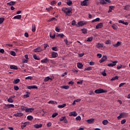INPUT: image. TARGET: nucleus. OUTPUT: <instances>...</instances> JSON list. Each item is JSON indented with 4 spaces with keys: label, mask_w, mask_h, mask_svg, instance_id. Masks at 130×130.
<instances>
[{
    "label": "nucleus",
    "mask_w": 130,
    "mask_h": 130,
    "mask_svg": "<svg viewBox=\"0 0 130 130\" xmlns=\"http://www.w3.org/2000/svg\"><path fill=\"white\" fill-rule=\"evenodd\" d=\"M72 11V8L70 7L62 8V11L66 14V16H68L69 17H71V16H72V14H73V12Z\"/></svg>",
    "instance_id": "nucleus-1"
},
{
    "label": "nucleus",
    "mask_w": 130,
    "mask_h": 130,
    "mask_svg": "<svg viewBox=\"0 0 130 130\" xmlns=\"http://www.w3.org/2000/svg\"><path fill=\"white\" fill-rule=\"evenodd\" d=\"M94 93L96 94H102V93H107V90H104L102 88L96 89L94 91Z\"/></svg>",
    "instance_id": "nucleus-2"
},
{
    "label": "nucleus",
    "mask_w": 130,
    "mask_h": 130,
    "mask_svg": "<svg viewBox=\"0 0 130 130\" xmlns=\"http://www.w3.org/2000/svg\"><path fill=\"white\" fill-rule=\"evenodd\" d=\"M127 117V113L125 112L121 113L119 116L117 117V119H120V118H125Z\"/></svg>",
    "instance_id": "nucleus-3"
},
{
    "label": "nucleus",
    "mask_w": 130,
    "mask_h": 130,
    "mask_svg": "<svg viewBox=\"0 0 130 130\" xmlns=\"http://www.w3.org/2000/svg\"><path fill=\"white\" fill-rule=\"evenodd\" d=\"M89 0H84L82 2H81L80 5L82 7H88L89 6Z\"/></svg>",
    "instance_id": "nucleus-4"
},
{
    "label": "nucleus",
    "mask_w": 130,
    "mask_h": 130,
    "mask_svg": "<svg viewBox=\"0 0 130 130\" xmlns=\"http://www.w3.org/2000/svg\"><path fill=\"white\" fill-rule=\"evenodd\" d=\"M84 25H87V22L84 21H79L76 24V27H82V26H84Z\"/></svg>",
    "instance_id": "nucleus-5"
},
{
    "label": "nucleus",
    "mask_w": 130,
    "mask_h": 130,
    "mask_svg": "<svg viewBox=\"0 0 130 130\" xmlns=\"http://www.w3.org/2000/svg\"><path fill=\"white\" fill-rule=\"evenodd\" d=\"M117 61H113L112 63H110L108 64V67H115L116 66V63H117Z\"/></svg>",
    "instance_id": "nucleus-6"
},
{
    "label": "nucleus",
    "mask_w": 130,
    "mask_h": 130,
    "mask_svg": "<svg viewBox=\"0 0 130 130\" xmlns=\"http://www.w3.org/2000/svg\"><path fill=\"white\" fill-rule=\"evenodd\" d=\"M35 109L34 108H26L25 110V112L31 113L33 112Z\"/></svg>",
    "instance_id": "nucleus-7"
},
{
    "label": "nucleus",
    "mask_w": 130,
    "mask_h": 130,
    "mask_svg": "<svg viewBox=\"0 0 130 130\" xmlns=\"http://www.w3.org/2000/svg\"><path fill=\"white\" fill-rule=\"evenodd\" d=\"M51 54L53 58H56L58 56V54L55 52H52Z\"/></svg>",
    "instance_id": "nucleus-8"
},
{
    "label": "nucleus",
    "mask_w": 130,
    "mask_h": 130,
    "mask_svg": "<svg viewBox=\"0 0 130 130\" xmlns=\"http://www.w3.org/2000/svg\"><path fill=\"white\" fill-rule=\"evenodd\" d=\"M87 123L89 124H92V123H94L95 122V119L92 118L86 120Z\"/></svg>",
    "instance_id": "nucleus-9"
},
{
    "label": "nucleus",
    "mask_w": 130,
    "mask_h": 130,
    "mask_svg": "<svg viewBox=\"0 0 130 130\" xmlns=\"http://www.w3.org/2000/svg\"><path fill=\"white\" fill-rule=\"evenodd\" d=\"M42 49L40 47H39L35 49H34L33 51L34 52H41L42 51Z\"/></svg>",
    "instance_id": "nucleus-10"
},
{
    "label": "nucleus",
    "mask_w": 130,
    "mask_h": 130,
    "mask_svg": "<svg viewBox=\"0 0 130 130\" xmlns=\"http://www.w3.org/2000/svg\"><path fill=\"white\" fill-rule=\"evenodd\" d=\"M103 27V23H98L95 26V29H101V28Z\"/></svg>",
    "instance_id": "nucleus-11"
},
{
    "label": "nucleus",
    "mask_w": 130,
    "mask_h": 130,
    "mask_svg": "<svg viewBox=\"0 0 130 130\" xmlns=\"http://www.w3.org/2000/svg\"><path fill=\"white\" fill-rule=\"evenodd\" d=\"M106 59H107V56L104 55V56L102 57V58L101 59V60H100V63H102V62L105 61V60H106Z\"/></svg>",
    "instance_id": "nucleus-12"
},
{
    "label": "nucleus",
    "mask_w": 130,
    "mask_h": 130,
    "mask_svg": "<svg viewBox=\"0 0 130 130\" xmlns=\"http://www.w3.org/2000/svg\"><path fill=\"white\" fill-rule=\"evenodd\" d=\"M24 115V114L22 113H16L14 114V116L16 117H21V116H23Z\"/></svg>",
    "instance_id": "nucleus-13"
},
{
    "label": "nucleus",
    "mask_w": 130,
    "mask_h": 130,
    "mask_svg": "<svg viewBox=\"0 0 130 130\" xmlns=\"http://www.w3.org/2000/svg\"><path fill=\"white\" fill-rule=\"evenodd\" d=\"M70 116H77L78 114L76 111L72 112L69 114Z\"/></svg>",
    "instance_id": "nucleus-14"
},
{
    "label": "nucleus",
    "mask_w": 130,
    "mask_h": 130,
    "mask_svg": "<svg viewBox=\"0 0 130 130\" xmlns=\"http://www.w3.org/2000/svg\"><path fill=\"white\" fill-rule=\"evenodd\" d=\"M49 61L47 58H45L42 60H41V62H43V63H47Z\"/></svg>",
    "instance_id": "nucleus-15"
},
{
    "label": "nucleus",
    "mask_w": 130,
    "mask_h": 130,
    "mask_svg": "<svg viewBox=\"0 0 130 130\" xmlns=\"http://www.w3.org/2000/svg\"><path fill=\"white\" fill-rule=\"evenodd\" d=\"M121 44V42H117L116 44H114L113 46L114 47H115L116 48H117L119 46H120V45Z\"/></svg>",
    "instance_id": "nucleus-16"
},
{
    "label": "nucleus",
    "mask_w": 130,
    "mask_h": 130,
    "mask_svg": "<svg viewBox=\"0 0 130 130\" xmlns=\"http://www.w3.org/2000/svg\"><path fill=\"white\" fill-rule=\"evenodd\" d=\"M29 123V122H25L24 123H22L21 124V128H24V127H26L27 126V124Z\"/></svg>",
    "instance_id": "nucleus-17"
},
{
    "label": "nucleus",
    "mask_w": 130,
    "mask_h": 130,
    "mask_svg": "<svg viewBox=\"0 0 130 130\" xmlns=\"http://www.w3.org/2000/svg\"><path fill=\"white\" fill-rule=\"evenodd\" d=\"M118 23L123 24L124 25H125V26L128 25V22H124L123 20H119Z\"/></svg>",
    "instance_id": "nucleus-18"
},
{
    "label": "nucleus",
    "mask_w": 130,
    "mask_h": 130,
    "mask_svg": "<svg viewBox=\"0 0 130 130\" xmlns=\"http://www.w3.org/2000/svg\"><path fill=\"white\" fill-rule=\"evenodd\" d=\"M8 6H14L16 5V2L11 1L8 3H7Z\"/></svg>",
    "instance_id": "nucleus-19"
},
{
    "label": "nucleus",
    "mask_w": 130,
    "mask_h": 130,
    "mask_svg": "<svg viewBox=\"0 0 130 130\" xmlns=\"http://www.w3.org/2000/svg\"><path fill=\"white\" fill-rule=\"evenodd\" d=\"M10 69L11 70H18V67L15 65H11Z\"/></svg>",
    "instance_id": "nucleus-20"
},
{
    "label": "nucleus",
    "mask_w": 130,
    "mask_h": 130,
    "mask_svg": "<svg viewBox=\"0 0 130 130\" xmlns=\"http://www.w3.org/2000/svg\"><path fill=\"white\" fill-rule=\"evenodd\" d=\"M31 30L32 32H35L36 31V26L35 24H32L31 26Z\"/></svg>",
    "instance_id": "nucleus-21"
},
{
    "label": "nucleus",
    "mask_w": 130,
    "mask_h": 130,
    "mask_svg": "<svg viewBox=\"0 0 130 130\" xmlns=\"http://www.w3.org/2000/svg\"><path fill=\"white\" fill-rule=\"evenodd\" d=\"M26 94H24L23 95V98H28V97H30V93L29 92L26 91Z\"/></svg>",
    "instance_id": "nucleus-22"
},
{
    "label": "nucleus",
    "mask_w": 130,
    "mask_h": 130,
    "mask_svg": "<svg viewBox=\"0 0 130 130\" xmlns=\"http://www.w3.org/2000/svg\"><path fill=\"white\" fill-rule=\"evenodd\" d=\"M34 127H35V128H40V127H42V124H35Z\"/></svg>",
    "instance_id": "nucleus-23"
},
{
    "label": "nucleus",
    "mask_w": 130,
    "mask_h": 130,
    "mask_svg": "<svg viewBox=\"0 0 130 130\" xmlns=\"http://www.w3.org/2000/svg\"><path fill=\"white\" fill-rule=\"evenodd\" d=\"M49 104H57V103L55 101H49L48 102Z\"/></svg>",
    "instance_id": "nucleus-24"
},
{
    "label": "nucleus",
    "mask_w": 130,
    "mask_h": 130,
    "mask_svg": "<svg viewBox=\"0 0 130 130\" xmlns=\"http://www.w3.org/2000/svg\"><path fill=\"white\" fill-rule=\"evenodd\" d=\"M100 21V18L99 17L96 18L95 19H93L91 21L92 23H95V22H99Z\"/></svg>",
    "instance_id": "nucleus-25"
},
{
    "label": "nucleus",
    "mask_w": 130,
    "mask_h": 130,
    "mask_svg": "<svg viewBox=\"0 0 130 130\" xmlns=\"http://www.w3.org/2000/svg\"><path fill=\"white\" fill-rule=\"evenodd\" d=\"M96 47H98V48H100L103 47V44L98 43V44L96 45Z\"/></svg>",
    "instance_id": "nucleus-26"
},
{
    "label": "nucleus",
    "mask_w": 130,
    "mask_h": 130,
    "mask_svg": "<svg viewBox=\"0 0 130 130\" xmlns=\"http://www.w3.org/2000/svg\"><path fill=\"white\" fill-rule=\"evenodd\" d=\"M67 106V105L66 104H63L62 105H60L57 106L58 108H63Z\"/></svg>",
    "instance_id": "nucleus-27"
},
{
    "label": "nucleus",
    "mask_w": 130,
    "mask_h": 130,
    "mask_svg": "<svg viewBox=\"0 0 130 130\" xmlns=\"http://www.w3.org/2000/svg\"><path fill=\"white\" fill-rule=\"evenodd\" d=\"M61 88L65 89L66 90H68V89L70 88V86H69L68 85H63V86H61Z\"/></svg>",
    "instance_id": "nucleus-28"
},
{
    "label": "nucleus",
    "mask_w": 130,
    "mask_h": 130,
    "mask_svg": "<svg viewBox=\"0 0 130 130\" xmlns=\"http://www.w3.org/2000/svg\"><path fill=\"white\" fill-rule=\"evenodd\" d=\"M112 28H113V29H114V30H117L118 27H117V25H116V24H113L112 25Z\"/></svg>",
    "instance_id": "nucleus-29"
},
{
    "label": "nucleus",
    "mask_w": 130,
    "mask_h": 130,
    "mask_svg": "<svg viewBox=\"0 0 130 130\" xmlns=\"http://www.w3.org/2000/svg\"><path fill=\"white\" fill-rule=\"evenodd\" d=\"M33 57L34 59H36V60H39V59H40V58L36 55V54H34Z\"/></svg>",
    "instance_id": "nucleus-30"
},
{
    "label": "nucleus",
    "mask_w": 130,
    "mask_h": 130,
    "mask_svg": "<svg viewBox=\"0 0 130 130\" xmlns=\"http://www.w3.org/2000/svg\"><path fill=\"white\" fill-rule=\"evenodd\" d=\"M81 31H82V33H83V34H86L87 33V32H88V29H87L86 28H82V29H81Z\"/></svg>",
    "instance_id": "nucleus-31"
},
{
    "label": "nucleus",
    "mask_w": 130,
    "mask_h": 130,
    "mask_svg": "<svg viewBox=\"0 0 130 130\" xmlns=\"http://www.w3.org/2000/svg\"><path fill=\"white\" fill-rule=\"evenodd\" d=\"M67 5H68V6H72V5H73V2H72V1L69 0L67 2Z\"/></svg>",
    "instance_id": "nucleus-32"
},
{
    "label": "nucleus",
    "mask_w": 130,
    "mask_h": 130,
    "mask_svg": "<svg viewBox=\"0 0 130 130\" xmlns=\"http://www.w3.org/2000/svg\"><path fill=\"white\" fill-rule=\"evenodd\" d=\"M21 18H22V16L20 15H16V16H14L13 19H21Z\"/></svg>",
    "instance_id": "nucleus-33"
},
{
    "label": "nucleus",
    "mask_w": 130,
    "mask_h": 130,
    "mask_svg": "<svg viewBox=\"0 0 130 130\" xmlns=\"http://www.w3.org/2000/svg\"><path fill=\"white\" fill-rule=\"evenodd\" d=\"M77 67L78 69H81L83 68V64L82 63H77Z\"/></svg>",
    "instance_id": "nucleus-34"
},
{
    "label": "nucleus",
    "mask_w": 130,
    "mask_h": 130,
    "mask_svg": "<svg viewBox=\"0 0 130 130\" xmlns=\"http://www.w3.org/2000/svg\"><path fill=\"white\" fill-rule=\"evenodd\" d=\"M52 50L53 51H58V48H57V47H53L52 48Z\"/></svg>",
    "instance_id": "nucleus-35"
},
{
    "label": "nucleus",
    "mask_w": 130,
    "mask_h": 130,
    "mask_svg": "<svg viewBox=\"0 0 130 130\" xmlns=\"http://www.w3.org/2000/svg\"><path fill=\"white\" fill-rule=\"evenodd\" d=\"M114 8V7H113V6H110L109 10L108 11V13H111V12H112V10Z\"/></svg>",
    "instance_id": "nucleus-36"
},
{
    "label": "nucleus",
    "mask_w": 130,
    "mask_h": 130,
    "mask_svg": "<svg viewBox=\"0 0 130 130\" xmlns=\"http://www.w3.org/2000/svg\"><path fill=\"white\" fill-rule=\"evenodd\" d=\"M19 82H20V79H15L13 81V84H18V83H19Z\"/></svg>",
    "instance_id": "nucleus-37"
},
{
    "label": "nucleus",
    "mask_w": 130,
    "mask_h": 130,
    "mask_svg": "<svg viewBox=\"0 0 130 130\" xmlns=\"http://www.w3.org/2000/svg\"><path fill=\"white\" fill-rule=\"evenodd\" d=\"M10 54L11 55H13V56H16V52L14 51H11L10 52Z\"/></svg>",
    "instance_id": "nucleus-38"
},
{
    "label": "nucleus",
    "mask_w": 130,
    "mask_h": 130,
    "mask_svg": "<svg viewBox=\"0 0 130 130\" xmlns=\"http://www.w3.org/2000/svg\"><path fill=\"white\" fill-rule=\"evenodd\" d=\"M130 6L129 5H126L124 7V10H125L126 11H128V10H129Z\"/></svg>",
    "instance_id": "nucleus-39"
},
{
    "label": "nucleus",
    "mask_w": 130,
    "mask_h": 130,
    "mask_svg": "<svg viewBox=\"0 0 130 130\" xmlns=\"http://www.w3.org/2000/svg\"><path fill=\"white\" fill-rule=\"evenodd\" d=\"M57 115H58V113H54L52 115V117L53 118H54V117H56V116H57Z\"/></svg>",
    "instance_id": "nucleus-40"
},
{
    "label": "nucleus",
    "mask_w": 130,
    "mask_h": 130,
    "mask_svg": "<svg viewBox=\"0 0 130 130\" xmlns=\"http://www.w3.org/2000/svg\"><path fill=\"white\" fill-rule=\"evenodd\" d=\"M27 118L28 120H32V119H33V116L31 115H28L27 116Z\"/></svg>",
    "instance_id": "nucleus-41"
},
{
    "label": "nucleus",
    "mask_w": 130,
    "mask_h": 130,
    "mask_svg": "<svg viewBox=\"0 0 130 130\" xmlns=\"http://www.w3.org/2000/svg\"><path fill=\"white\" fill-rule=\"evenodd\" d=\"M93 40V37H89L87 40V42H91Z\"/></svg>",
    "instance_id": "nucleus-42"
},
{
    "label": "nucleus",
    "mask_w": 130,
    "mask_h": 130,
    "mask_svg": "<svg viewBox=\"0 0 130 130\" xmlns=\"http://www.w3.org/2000/svg\"><path fill=\"white\" fill-rule=\"evenodd\" d=\"M49 80H50V77H45L44 81V82H48V81Z\"/></svg>",
    "instance_id": "nucleus-43"
},
{
    "label": "nucleus",
    "mask_w": 130,
    "mask_h": 130,
    "mask_svg": "<svg viewBox=\"0 0 130 130\" xmlns=\"http://www.w3.org/2000/svg\"><path fill=\"white\" fill-rule=\"evenodd\" d=\"M115 80H118V76H115V77H113L111 79V81H115Z\"/></svg>",
    "instance_id": "nucleus-44"
},
{
    "label": "nucleus",
    "mask_w": 130,
    "mask_h": 130,
    "mask_svg": "<svg viewBox=\"0 0 130 130\" xmlns=\"http://www.w3.org/2000/svg\"><path fill=\"white\" fill-rule=\"evenodd\" d=\"M72 26H77V22H76V20H74L72 21Z\"/></svg>",
    "instance_id": "nucleus-45"
},
{
    "label": "nucleus",
    "mask_w": 130,
    "mask_h": 130,
    "mask_svg": "<svg viewBox=\"0 0 130 130\" xmlns=\"http://www.w3.org/2000/svg\"><path fill=\"white\" fill-rule=\"evenodd\" d=\"M108 123V121L107 120H104L103 121V124L104 125H106Z\"/></svg>",
    "instance_id": "nucleus-46"
},
{
    "label": "nucleus",
    "mask_w": 130,
    "mask_h": 130,
    "mask_svg": "<svg viewBox=\"0 0 130 130\" xmlns=\"http://www.w3.org/2000/svg\"><path fill=\"white\" fill-rule=\"evenodd\" d=\"M4 109H10V105L9 104L5 105V106L4 107Z\"/></svg>",
    "instance_id": "nucleus-47"
},
{
    "label": "nucleus",
    "mask_w": 130,
    "mask_h": 130,
    "mask_svg": "<svg viewBox=\"0 0 130 130\" xmlns=\"http://www.w3.org/2000/svg\"><path fill=\"white\" fill-rule=\"evenodd\" d=\"M8 102H9V103H13V102H14V101L12 100V99L10 98H9L8 100H7Z\"/></svg>",
    "instance_id": "nucleus-48"
},
{
    "label": "nucleus",
    "mask_w": 130,
    "mask_h": 130,
    "mask_svg": "<svg viewBox=\"0 0 130 130\" xmlns=\"http://www.w3.org/2000/svg\"><path fill=\"white\" fill-rule=\"evenodd\" d=\"M57 36H59L60 38H63V37H64V35H63V34H59Z\"/></svg>",
    "instance_id": "nucleus-49"
},
{
    "label": "nucleus",
    "mask_w": 130,
    "mask_h": 130,
    "mask_svg": "<svg viewBox=\"0 0 130 130\" xmlns=\"http://www.w3.org/2000/svg\"><path fill=\"white\" fill-rule=\"evenodd\" d=\"M100 3L102 5H105V4H106V2H105L104 0H100Z\"/></svg>",
    "instance_id": "nucleus-50"
},
{
    "label": "nucleus",
    "mask_w": 130,
    "mask_h": 130,
    "mask_svg": "<svg viewBox=\"0 0 130 130\" xmlns=\"http://www.w3.org/2000/svg\"><path fill=\"white\" fill-rule=\"evenodd\" d=\"M53 9L52 7H50L48 8H46V11H48V12H49V11H52Z\"/></svg>",
    "instance_id": "nucleus-51"
},
{
    "label": "nucleus",
    "mask_w": 130,
    "mask_h": 130,
    "mask_svg": "<svg viewBox=\"0 0 130 130\" xmlns=\"http://www.w3.org/2000/svg\"><path fill=\"white\" fill-rule=\"evenodd\" d=\"M92 67H88L87 68H85L84 71H91Z\"/></svg>",
    "instance_id": "nucleus-52"
},
{
    "label": "nucleus",
    "mask_w": 130,
    "mask_h": 130,
    "mask_svg": "<svg viewBox=\"0 0 130 130\" xmlns=\"http://www.w3.org/2000/svg\"><path fill=\"white\" fill-rule=\"evenodd\" d=\"M4 21H5V19L4 18H0V24H3V23H4Z\"/></svg>",
    "instance_id": "nucleus-53"
},
{
    "label": "nucleus",
    "mask_w": 130,
    "mask_h": 130,
    "mask_svg": "<svg viewBox=\"0 0 130 130\" xmlns=\"http://www.w3.org/2000/svg\"><path fill=\"white\" fill-rule=\"evenodd\" d=\"M125 122H126V120H125V119H124L121 121V124H124Z\"/></svg>",
    "instance_id": "nucleus-54"
},
{
    "label": "nucleus",
    "mask_w": 130,
    "mask_h": 130,
    "mask_svg": "<svg viewBox=\"0 0 130 130\" xmlns=\"http://www.w3.org/2000/svg\"><path fill=\"white\" fill-rule=\"evenodd\" d=\"M22 62H23V63H27V62H28V60L27 59H23Z\"/></svg>",
    "instance_id": "nucleus-55"
},
{
    "label": "nucleus",
    "mask_w": 130,
    "mask_h": 130,
    "mask_svg": "<svg viewBox=\"0 0 130 130\" xmlns=\"http://www.w3.org/2000/svg\"><path fill=\"white\" fill-rule=\"evenodd\" d=\"M66 119V116H63L60 118V121H63Z\"/></svg>",
    "instance_id": "nucleus-56"
},
{
    "label": "nucleus",
    "mask_w": 130,
    "mask_h": 130,
    "mask_svg": "<svg viewBox=\"0 0 130 130\" xmlns=\"http://www.w3.org/2000/svg\"><path fill=\"white\" fill-rule=\"evenodd\" d=\"M55 30L56 32H59L60 31V29L58 28V26L56 27Z\"/></svg>",
    "instance_id": "nucleus-57"
},
{
    "label": "nucleus",
    "mask_w": 130,
    "mask_h": 130,
    "mask_svg": "<svg viewBox=\"0 0 130 130\" xmlns=\"http://www.w3.org/2000/svg\"><path fill=\"white\" fill-rule=\"evenodd\" d=\"M77 84L82 85L83 84V80H80L79 81H77Z\"/></svg>",
    "instance_id": "nucleus-58"
},
{
    "label": "nucleus",
    "mask_w": 130,
    "mask_h": 130,
    "mask_svg": "<svg viewBox=\"0 0 130 130\" xmlns=\"http://www.w3.org/2000/svg\"><path fill=\"white\" fill-rule=\"evenodd\" d=\"M55 17H53L50 18V19L48 20V22H51V21H53L54 20H55Z\"/></svg>",
    "instance_id": "nucleus-59"
},
{
    "label": "nucleus",
    "mask_w": 130,
    "mask_h": 130,
    "mask_svg": "<svg viewBox=\"0 0 130 130\" xmlns=\"http://www.w3.org/2000/svg\"><path fill=\"white\" fill-rule=\"evenodd\" d=\"M14 90L18 91L19 90V87L18 86H14Z\"/></svg>",
    "instance_id": "nucleus-60"
},
{
    "label": "nucleus",
    "mask_w": 130,
    "mask_h": 130,
    "mask_svg": "<svg viewBox=\"0 0 130 130\" xmlns=\"http://www.w3.org/2000/svg\"><path fill=\"white\" fill-rule=\"evenodd\" d=\"M56 4V2L54 1H53L51 2V6H53L54 5H55Z\"/></svg>",
    "instance_id": "nucleus-61"
},
{
    "label": "nucleus",
    "mask_w": 130,
    "mask_h": 130,
    "mask_svg": "<svg viewBox=\"0 0 130 130\" xmlns=\"http://www.w3.org/2000/svg\"><path fill=\"white\" fill-rule=\"evenodd\" d=\"M32 89H38V87L36 85H32Z\"/></svg>",
    "instance_id": "nucleus-62"
},
{
    "label": "nucleus",
    "mask_w": 130,
    "mask_h": 130,
    "mask_svg": "<svg viewBox=\"0 0 130 130\" xmlns=\"http://www.w3.org/2000/svg\"><path fill=\"white\" fill-rule=\"evenodd\" d=\"M76 120H81V116H78L76 118Z\"/></svg>",
    "instance_id": "nucleus-63"
},
{
    "label": "nucleus",
    "mask_w": 130,
    "mask_h": 130,
    "mask_svg": "<svg viewBox=\"0 0 130 130\" xmlns=\"http://www.w3.org/2000/svg\"><path fill=\"white\" fill-rule=\"evenodd\" d=\"M106 44H111L110 40H108L106 41Z\"/></svg>",
    "instance_id": "nucleus-64"
}]
</instances>
